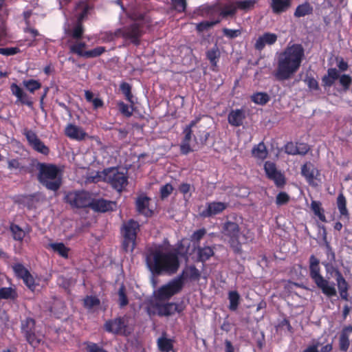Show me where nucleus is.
Masks as SVG:
<instances>
[{
  "label": "nucleus",
  "mask_w": 352,
  "mask_h": 352,
  "mask_svg": "<svg viewBox=\"0 0 352 352\" xmlns=\"http://www.w3.org/2000/svg\"><path fill=\"white\" fill-rule=\"evenodd\" d=\"M65 133L70 139L78 141L84 140L87 135L82 127L71 123L65 126Z\"/></svg>",
  "instance_id": "nucleus-18"
},
{
  "label": "nucleus",
  "mask_w": 352,
  "mask_h": 352,
  "mask_svg": "<svg viewBox=\"0 0 352 352\" xmlns=\"http://www.w3.org/2000/svg\"><path fill=\"white\" fill-rule=\"evenodd\" d=\"M12 267L16 276L22 280L30 273L23 264L19 263H14Z\"/></svg>",
  "instance_id": "nucleus-35"
},
{
  "label": "nucleus",
  "mask_w": 352,
  "mask_h": 352,
  "mask_svg": "<svg viewBox=\"0 0 352 352\" xmlns=\"http://www.w3.org/2000/svg\"><path fill=\"white\" fill-rule=\"evenodd\" d=\"M120 90L122 94L124 95L126 99L131 104H134L133 100V94H131V86L125 82H123L120 85Z\"/></svg>",
  "instance_id": "nucleus-47"
},
{
  "label": "nucleus",
  "mask_w": 352,
  "mask_h": 352,
  "mask_svg": "<svg viewBox=\"0 0 352 352\" xmlns=\"http://www.w3.org/2000/svg\"><path fill=\"white\" fill-rule=\"evenodd\" d=\"M8 167L11 170H19L23 168V166L18 160L13 159L8 162Z\"/></svg>",
  "instance_id": "nucleus-59"
},
{
  "label": "nucleus",
  "mask_w": 352,
  "mask_h": 352,
  "mask_svg": "<svg viewBox=\"0 0 352 352\" xmlns=\"http://www.w3.org/2000/svg\"><path fill=\"white\" fill-rule=\"evenodd\" d=\"M351 81V78L349 75L343 74L340 77V83L342 85L344 90L349 89Z\"/></svg>",
  "instance_id": "nucleus-60"
},
{
  "label": "nucleus",
  "mask_w": 352,
  "mask_h": 352,
  "mask_svg": "<svg viewBox=\"0 0 352 352\" xmlns=\"http://www.w3.org/2000/svg\"><path fill=\"white\" fill-rule=\"evenodd\" d=\"M20 50L18 47L0 48V54L4 56H12L18 54Z\"/></svg>",
  "instance_id": "nucleus-61"
},
{
  "label": "nucleus",
  "mask_w": 352,
  "mask_h": 352,
  "mask_svg": "<svg viewBox=\"0 0 352 352\" xmlns=\"http://www.w3.org/2000/svg\"><path fill=\"white\" fill-rule=\"evenodd\" d=\"M146 263L153 274L175 273L179 266L176 250L168 245L154 246L148 249Z\"/></svg>",
  "instance_id": "nucleus-2"
},
{
  "label": "nucleus",
  "mask_w": 352,
  "mask_h": 352,
  "mask_svg": "<svg viewBox=\"0 0 352 352\" xmlns=\"http://www.w3.org/2000/svg\"><path fill=\"white\" fill-rule=\"evenodd\" d=\"M245 118V111L241 109L231 110L228 116V123L232 126H240Z\"/></svg>",
  "instance_id": "nucleus-21"
},
{
  "label": "nucleus",
  "mask_w": 352,
  "mask_h": 352,
  "mask_svg": "<svg viewBox=\"0 0 352 352\" xmlns=\"http://www.w3.org/2000/svg\"><path fill=\"white\" fill-rule=\"evenodd\" d=\"M91 195L85 191L69 192L65 196L66 201L72 207L85 208L91 204Z\"/></svg>",
  "instance_id": "nucleus-11"
},
{
  "label": "nucleus",
  "mask_w": 352,
  "mask_h": 352,
  "mask_svg": "<svg viewBox=\"0 0 352 352\" xmlns=\"http://www.w3.org/2000/svg\"><path fill=\"white\" fill-rule=\"evenodd\" d=\"M181 276H182L183 279L185 276H188L190 278L195 279L199 278V272L195 266H190L186 268Z\"/></svg>",
  "instance_id": "nucleus-49"
},
{
  "label": "nucleus",
  "mask_w": 352,
  "mask_h": 352,
  "mask_svg": "<svg viewBox=\"0 0 352 352\" xmlns=\"http://www.w3.org/2000/svg\"><path fill=\"white\" fill-rule=\"evenodd\" d=\"M311 208L314 214L317 216L322 222L326 221V217L324 214V210L321 208V204L319 201H312L311 203Z\"/></svg>",
  "instance_id": "nucleus-39"
},
{
  "label": "nucleus",
  "mask_w": 352,
  "mask_h": 352,
  "mask_svg": "<svg viewBox=\"0 0 352 352\" xmlns=\"http://www.w3.org/2000/svg\"><path fill=\"white\" fill-rule=\"evenodd\" d=\"M292 4V0H271L270 8L274 14H280L287 12Z\"/></svg>",
  "instance_id": "nucleus-23"
},
{
  "label": "nucleus",
  "mask_w": 352,
  "mask_h": 352,
  "mask_svg": "<svg viewBox=\"0 0 352 352\" xmlns=\"http://www.w3.org/2000/svg\"><path fill=\"white\" fill-rule=\"evenodd\" d=\"M150 199L144 195H140L136 199V209L138 213L146 217L152 214L153 211L149 208Z\"/></svg>",
  "instance_id": "nucleus-20"
},
{
  "label": "nucleus",
  "mask_w": 352,
  "mask_h": 352,
  "mask_svg": "<svg viewBox=\"0 0 352 352\" xmlns=\"http://www.w3.org/2000/svg\"><path fill=\"white\" fill-rule=\"evenodd\" d=\"M174 8L179 12H184L186 8V0H171Z\"/></svg>",
  "instance_id": "nucleus-57"
},
{
  "label": "nucleus",
  "mask_w": 352,
  "mask_h": 352,
  "mask_svg": "<svg viewBox=\"0 0 352 352\" xmlns=\"http://www.w3.org/2000/svg\"><path fill=\"white\" fill-rule=\"evenodd\" d=\"M290 199L289 196L285 192H279L276 197V204L277 206L287 204Z\"/></svg>",
  "instance_id": "nucleus-53"
},
{
  "label": "nucleus",
  "mask_w": 352,
  "mask_h": 352,
  "mask_svg": "<svg viewBox=\"0 0 352 352\" xmlns=\"http://www.w3.org/2000/svg\"><path fill=\"white\" fill-rule=\"evenodd\" d=\"M228 299L230 301L229 309L232 311H235L239 303V294L236 291H231L228 294Z\"/></svg>",
  "instance_id": "nucleus-44"
},
{
  "label": "nucleus",
  "mask_w": 352,
  "mask_h": 352,
  "mask_svg": "<svg viewBox=\"0 0 352 352\" xmlns=\"http://www.w3.org/2000/svg\"><path fill=\"white\" fill-rule=\"evenodd\" d=\"M52 249L63 258H67L69 248H67L63 243H51Z\"/></svg>",
  "instance_id": "nucleus-38"
},
{
  "label": "nucleus",
  "mask_w": 352,
  "mask_h": 352,
  "mask_svg": "<svg viewBox=\"0 0 352 352\" xmlns=\"http://www.w3.org/2000/svg\"><path fill=\"white\" fill-rule=\"evenodd\" d=\"M223 33L224 36L229 38H234L241 35V31L240 30H232L228 28H223Z\"/></svg>",
  "instance_id": "nucleus-58"
},
{
  "label": "nucleus",
  "mask_w": 352,
  "mask_h": 352,
  "mask_svg": "<svg viewBox=\"0 0 352 352\" xmlns=\"http://www.w3.org/2000/svg\"><path fill=\"white\" fill-rule=\"evenodd\" d=\"M184 285L182 276H179L167 284L162 286L157 292V298L162 300L169 299L173 295L179 292Z\"/></svg>",
  "instance_id": "nucleus-9"
},
{
  "label": "nucleus",
  "mask_w": 352,
  "mask_h": 352,
  "mask_svg": "<svg viewBox=\"0 0 352 352\" xmlns=\"http://www.w3.org/2000/svg\"><path fill=\"white\" fill-rule=\"evenodd\" d=\"M222 239L235 253H241V245L252 240L249 230H241L239 225L232 221L226 222L222 227Z\"/></svg>",
  "instance_id": "nucleus-3"
},
{
  "label": "nucleus",
  "mask_w": 352,
  "mask_h": 352,
  "mask_svg": "<svg viewBox=\"0 0 352 352\" xmlns=\"http://www.w3.org/2000/svg\"><path fill=\"white\" fill-rule=\"evenodd\" d=\"M322 345V343L318 340H314L311 344L308 346L302 352H319L318 347Z\"/></svg>",
  "instance_id": "nucleus-62"
},
{
  "label": "nucleus",
  "mask_w": 352,
  "mask_h": 352,
  "mask_svg": "<svg viewBox=\"0 0 352 352\" xmlns=\"http://www.w3.org/2000/svg\"><path fill=\"white\" fill-rule=\"evenodd\" d=\"M24 284L32 292L36 289L38 284L36 283L34 276L30 273L23 280Z\"/></svg>",
  "instance_id": "nucleus-52"
},
{
  "label": "nucleus",
  "mask_w": 352,
  "mask_h": 352,
  "mask_svg": "<svg viewBox=\"0 0 352 352\" xmlns=\"http://www.w3.org/2000/svg\"><path fill=\"white\" fill-rule=\"evenodd\" d=\"M124 327V321L120 318L107 321L104 324L105 330L113 333H122Z\"/></svg>",
  "instance_id": "nucleus-24"
},
{
  "label": "nucleus",
  "mask_w": 352,
  "mask_h": 352,
  "mask_svg": "<svg viewBox=\"0 0 352 352\" xmlns=\"http://www.w3.org/2000/svg\"><path fill=\"white\" fill-rule=\"evenodd\" d=\"M309 263L310 277L316 283L317 287L320 288L322 290V292L328 297L336 296L337 292L335 284L333 283H330L320 274L319 260L314 255H311L309 258Z\"/></svg>",
  "instance_id": "nucleus-6"
},
{
  "label": "nucleus",
  "mask_w": 352,
  "mask_h": 352,
  "mask_svg": "<svg viewBox=\"0 0 352 352\" xmlns=\"http://www.w3.org/2000/svg\"><path fill=\"white\" fill-rule=\"evenodd\" d=\"M206 56L212 66H216L220 56V52L218 47L215 45L211 49L207 51Z\"/></svg>",
  "instance_id": "nucleus-36"
},
{
  "label": "nucleus",
  "mask_w": 352,
  "mask_h": 352,
  "mask_svg": "<svg viewBox=\"0 0 352 352\" xmlns=\"http://www.w3.org/2000/svg\"><path fill=\"white\" fill-rule=\"evenodd\" d=\"M21 330L27 341L33 347L38 346L43 341V335L36 329L35 322L32 318H28L21 322Z\"/></svg>",
  "instance_id": "nucleus-8"
},
{
  "label": "nucleus",
  "mask_w": 352,
  "mask_h": 352,
  "mask_svg": "<svg viewBox=\"0 0 352 352\" xmlns=\"http://www.w3.org/2000/svg\"><path fill=\"white\" fill-rule=\"evenodd\" d=\"M336 280L339 292L340 291H348L349 285L344 278L343 277L341 272L338 270H336Z\"/></svg>",
  "instance_id": "nucleus-46"
},
{
  "label": "nucleus",
  "mask_w": 352,
  "mask_h": 352,
  "mask_svg": "<svg viewBox=\"0 0 352 352\" xmlns=\"http://www.w3.org/2000/svg\"><path fill=\"white\" fill-rule=\"evenodd\" d=\"M264 169L267 177L272 180L277 187H283L286 183L284 175L276 168V164L272 162H266Z\"/></svg>",
  "instance_id": "nucleus-12"
},
{
  "label": "nucleus",
  "mask_w": 352,
  "mask_h": 352,
  "mask_svg": "<svg viewBox=\"0 0 352 352\" xmlns=\"http://www.w3.org/2000/svg\"><path fill=\"white\" fill-rule=\"evenodd\" d=\"M104 179L110 183L118 191H121L127 185V177L118 170L111 168L104 170Z\"/></svg>",
  "instance_id": "nucleus-10"
},
{
  "label": "nucleus",
  "mask_w": 352,
  "mask_h": 352,
  "mask_svg": "<svg viewBox=\"0 0 352 352\" xmlns=\"http://www.w3.org/2000/svg\"><path fill=\"white\" fill-rule=\"evenodd\" d=\"M115 206L114 202L107 201L102 199H93L91 197V204L89 207L94 211L104 212L113 210Z\"/></svg>",
  "instance_id": "nucleus-19"
},
{
  "label": "nucleus",
  "mask_w": 352,
  "mask_h": 352,
  "mask_svg": "<svg viewBox=\"0 0 352 352\" xmlns=\"http://www.w3.org/2000/svg\"><path fill=\"white\" fill-rule=\"evenodd\" d=\"M252 155L258 159L264 160L267 156V151L265 145L261 142L255 146L252 149Z\"/></svg>",
  "instance_id": "nucleus-37"
},
{
  "label": "nucleus",
  "mask_w": 352,
  "mask_h": 352,
  "mask_svg": "<svg viewBox=\"0 0 352 352\" xmlns=\"http://www.w3.org/2000/svg\"><path fill=\"white\" fill-rule=\"evenodd\" d=\"M278 36L274 33L265 32L258 36L254 43L256 50L261 51L266 45H272L277 41Z\"/></svg>",
  "instance_id": "nucleus-17"
},
{
  "label": "nucleus",
  "mask_w": 352,
  "mask_h": 352,
  "mask_svg": "<svg viewBox=\"0 0 352 352\" xmlns=\"http://www.w3.org/2000/svg\"><path fill=\"white\" fill-rule=\"evenodd\" d=\"M301 173L309 184H313L318 171L313 164L307 163L302 166Z\"/></svg>",
  "instance_id": "nucleus-28"
},
{
  "label": "nucleus",
  "mask_w": 352,
  "mask_h": 352,
  "mask_svg": "<svg viewBox=\"0 0 352 352\" xmlns=\"http://www.w3.org/2000/svg\"><path fill=\"white\" fill-rule=\"evenodd\" d=\"M10 91L13 96L16 98V103L20 102L22 104L27 105L29 107H32L33 102L32 98L21 88L17 84L12 83Z\"/></svg>",
  "instance_id": "nucleus-15"
},
{
  "label": "nucleus",
  "mask_w": 352,
  "mask_h": 352,
  "mask_svg": "<svg viewBox=\"0 0 352 352\" xmlns=\"http://www.w3.org/2000/svg\"><path fill=\"white\" fill-rule=\"evenodd\" d=\"M352 333V326L344 327L339 338V348L342 351L346 352L350 346V334Z\"/></svg>",
  "instance_id": "nucleus-25"
},
{
  "label": "nucleus",
  "mask_w": 352,
  "mask_h": 352,
  "mask_svg": "<svg viewBox=\"0 0 352 352\" xmlns=\"http://www.w3.org/2000/svg\"><path fill=\"white\" fill-rule=\"evenodd\" d=\"M183 133L184 137L180 144V151L182 154L187 155L192 152L195 148V145L192 144V131H190L189 129H184Z\"/></svg>",
  "instance_id": "nucleus-22"
},
{
  "label": "nucleus",
  "mask_w": 352,
  "mask_h": 352,
  "mask_svg": "<svg viewBox=\"0 0 352 352\" xmlns=\"http://www.w3.org/2000/svg\"><path fill=\"white\" fill-rule=\"evenodd\" d=\"M10 229L14 240L21 241L23 239L25 232L19 226L12 223L10 225Z\"/></svg>",
  "instance_id": "nucleus-45"
},
{
  "label": "nucleus",
  "mask_w": 352,
  "mask_h": 352,
  "mask_svg": "<svg viewBox=\"0 0 352 352\" xmlns=\"http://www.w3.org/2000/svg\"><path fill=\"white\" fill-rule=\"evenodd\" d=\"M173 187L170 184L163 185L160 190V197L162 199L168 197L173 192Z\"/></svg>",
  "instance_id": "nucleus-54"
},
{
  "label": "nucleus",
  "mask_w": 352,
  "mask_h": 352,
  "mask_svg": "<svg viewBox=\"0 0 352 352\" xmlns=\"http://www.w3.org/2000/svg\"><path fill=\"white\" fill-rule=\"evenodd\" d=\"M133 104L129 106L122 101H119L117 103L120 112L126 117H130L133 114Z\"/></svg>",
  "instance_id": "nucleus-48"
},
{
  "label": "nucleus",
  "mask_w": 352,
  "mask_h": 352,
  "mask_svg": "<svg viewBox=\"0 0 352 352\" xmlns=\"http://www.w3.org/2000/svg\"><path fill=\"white\" fill-rule=\"evenodd\" d=\"M305 58V49L301 44L289 43L276 54V67L273 76L278 81L291 79L299 70Z\"/></svg>",
  "instance_id": "nucleus-1"
},
{
  "label": "nucleus",
  "mask_w": 352,
  "mask_h": 352,
  "mask_svg": "<svg viewBox=\"0 0 352 352\" xmlns=\"http://www.w3.org/2000/svg\"><path fill=\"white\" fill-rule=\"evenodd\" d=\"M218 23H219V21H202V22L197 24L196 28L199 32H203L204 30H206L210 28L211 27H212L213 25H214L215 24H217Z\"/></svg>",
  "instance_id": "nucleus-55"
},
{
  "label": "nucleus",
  "mask_w": 352,
  "mask_h": 352,
  "mask_svg": "<svg viewBox=\"0 0 352 352\" xmlns=\"http://www.w3.org/2000/svg\"><path fill=\"white\" fill-rule=\"evenodd\" d=\"M129 17L135 21L133 23L128 27L119 28L114 32L105 33L107 38H104V40L105 41H111L115 38L122 37L125 40L130 41L135 45H139L140 38L142 35V24L140 18H136L134 16H130Z\"/></svg>",
  "instance_id": "nucleus-5"
},
{
  "label": "nucleus",
  "mask_w": 352,
  "mask_h": 352,
  "mask_svg": "<svg viewBox=\"0 0 352 352\" xmlns=\"http://www.w3.org/2000/svg\"><path fill=\"white\" fill-rule=\"evenodd\" d=\"M38 180L47 189L57 191L62 184L63 168L53 164L39 163L37 165Z\"/></svg>",
  "instance_id": "nucleus-4"
},
{
  "label": "nucleus",
  "mask_w": 352,
  "mask_h": 352,
  "mask_svg": "<svg viewBox=\"0 0 352 352\" xmlns=\"http://www.w3.org/2000/svg\"><path fill=\"white\" fill-rule=\"evenodd\" d=\"M18 298V294L14 287L0 288V300H14Z\"/></svg>",
  "instance_id": "nucleus-29"
},
{
  "label": "nucleus",
  "mask_w": 352,
  "mask_h": 352,
  "mask_svg": "<svg viewBox=\"0 0 352 352\" xmlns=\"http://www.w3.org/2000/svg\"><path fill=\"white\" fill-rule=\"evenodd\" d=\"M23 85L30 93L33 94L35 91L41 87V84L38 80L34 79L25 80L23 81Z\"/></svg>",
  "instance_id": "nucleus-43"
},
{
  "label": "nucleus",
  "mask_w": 352,
  "mask_h": 352,
  "mask_svg": "<svg viewBox=\"0 0 352 352\" xmlns=\"http://www.w3.org/2000/svg\"><path fill=\"white\" fill-rule=\"evenodd\" d=\"M346 201L344 196L340 194L337 198V206L341 216L348 217L349 212L346 209Z\"/></svg>",
  "instance_id": "nucleus-40"
},
{
  "label": "nucleus",
  "mask_w": 352,
  "mask_h": 352,
  "mask_svg": "<svg viewBox=\"0 0 352 352\" xmlns=\"http://www.w3.org/2000/svg\"><path fill=\"white\" fill-rule=\"evenodd\" d=\"M173 343L174 340L168 338L166 333H163L157 340V347L161 352H175L173 351Z\"/></svg>",
  "instance_id": "nucleus-26"
},
{
  "label": "nucleus",
  "mask_w": 352,
  "mask_h": 352,
  "mask_svg": "<svg viewBox=\"0 0 352 352\" xmlns=\"http://www.w3.org/2000/svg\"><path fill=\"white\" fill-rule=\"evenodd\" d=\"M313 11L312 6L309 3H304L297 6L294 12V16L300 18L310 14Z\"/></svg>",
  "instance_id": "nucleus-31"
},
{
  "label": "nucleus",
  "mask_w": 352,
  "mask_h": 352,
  "mask_svg": "<svg viewBox=\"0 0 352 352\" xmlns=\"http://www.w3.org/2000/svg\"><path fill=\"white\" fill-rule=\"evenodd\" d=\"M106 51L104 47H97L91 50L86 51L85 53V58H96L100 56L102 53Z\"/></svg>",
  "instance_id": "nucleus-50"
},
{
  "label": "nucleus",
  "mask_w": 352,
  "mask_h": 352,
  "mask_svg": "<svg viewBox=\"0 0 352 352\" xmlns=\"http://www.w3.org/2000/svg\"><path fill=\"white\" fill-rule=\"evenodd\" d=\"M237 11L235 1L230 2L221 7L220 10V15L224 18L233 16Z\"/></svg>",
  "instance_id": "nucleus-30"
},
{
  "label": "nucleus",
  "mask_w": 352,
  "mask_h": 352,
  "mask_svg": "<svg viewBox=\"0 0 352 352\" xmlns=\"http://www.w3.org/2000/svg\"><path fill=\"white\" fill-rule=\"evenodd\" d=\"M237 10L247 12L252 9L256 3L255 0H239L235 1Z\"/></svg>",
  "instance_id": "nucleus-41"
},
{
  "label": "nucleus",
  "mask_w": 352,
  "mask_h": 352,
  "mask_svg": "<svg viewBox=\"0 0 352 352\" xmlns=\"http://www.w3.org/2000/svg\"><path fill=\"white\" fill-rule=\"evenodd\" d=\"M157 313L160 316H169L175 313H181L184 310L182 304L168 302L157 306Z\"/></svg>",
  "instance_id": "nucleus-16"
},
{
  "label": "nucleus",
  "mask_w": 352,
  "mask_h": 352,
  "mask_svg": "<svg viewBox=\"0 0 352 352\" xmlns=\"http://www.w3.org/2000/svg\"><path fill=\"white\" fill-rule=\"evenodd\" d=\"M118 302L120 307H123L128 304V298L124 285H122L118 290Z\"/></svg>",
  "instance_id": "nucleus-51"
},
{
  "label": "nucleus",
  "mask_w": 352,
  "mask_h": 352,
  "mask_svg": "<svg viewBox=\"0 0 352 352\" xmlns=\"http://www.w3.org/2000/svg\"><path fill=\"white\" fill-rule=\"evenodd\" d=\"M100 300L96 296H87L84 299V306L89 311L96 310L100 306Z\"/></svg>",
  "instance_id": "nucleus-32"
},
{
  "label": "nucleus",
  "mask_w": 352,
  "mask_h": 352,
  "mask_svg": "<svg viewBox=\"0 0 352 352\" xmlns=\"http://www.w3.org/2000/svg\"><path fill=\"white\" fill-rule=\"evenodd\" d=\"M214 254L213 249L210 246L197 248V255L199 261L204 262L208 260Z\"/></svg>",
  "instance_id": "nucleus-33"
},
{
  "label": "nucleus",
  "mask_w": 352,
  "mask_h": 352,
  "mask_svg": "<svg viewBox=\"0 0 352 352\" xmlns=\"http://www.w3.org/2000/svg\"><path fill=\"white\" fill-rule=\"evenodd\" d=\"M23 133L25 136L29 144L35 151L43 155L48 154L49 148L38 138V136L34 131L28 129H24Z\"/></svg>",
  "instance_id": "nucleus-13"
},
{
  "label": "nucleus",
  "mask_w": 352,
  "mask_h": 352,
  "mask_svg": "<svg viewBox=\"0 0 352 352\" xmlns=\"http://www.w3.org/2000/svg\"><path fill=\"white\" fill-rule=\"evenodd\" d=\"M252 100L260 105L265 104L270 100V96L264 92H258L251 96Z\"/></svg>",
  "instance_id": "nucleus-42"
},
{
  "label": "nucleus",
  "mask_w": 352,
  "mask_h": 352,
  "mask_svg": "<svg viewBox=\"0 0 352 352\" xmlns=\"http://www.w3.org/2000/svg\"><path fill=\"white\" fill-rule=\"evenodd\" d=\"M228 204L221 201H212L206 204V209L201 212L200 214L204 217H210L219 214L225 210Z\"/></svg>",
  "instance_id": "nucleus-14"
},
{
  "label": "nucleus",
  "mask_w": 352,
  "mask_h": 352,
  "mask_svg": "<svg viewBox=\"0 0 352 352\" xmlns=\"http://www.w3.org/2000/svg\"><path fill=\"white\" fill-rule=\"evenodd\" d=\"M192 189V186L190 184L188 183H182L179 186V190L182 192L184 197L189 198L191 196L190 190Z\"/></svg>",
  "instance_id": "nucleus-56"
},
{
  "label": "nucleus",
  "mask_w": 352,
  "mask_h": 352,
  "mask_svg": "<svg viewBox=\"0 0 352 352\" xmlns=\"http://www.w3.org/2000/svg\"><path fill=\"white\" fill-rule=\"evenodd\" d=\"M305 82L309 89L313 90H317L318 89V82L314 78L307 76L305 79Z\"/></svg>",
  "instance_id": "nucleus-63"
},
{
  "label": "nucleus",
  "mask_w": 352,
  "mask_h": 352,
  "mask_svg": "<svg viewBox=\"0 0 352 352\" xmlns=\"http://www.w3.org/2000/svg\"><path fill=\"white\" fill-rule=\"evenodd\" d=\"M87 14V9H84L83 12L78 16V23L76 24L72 30L65 29V33L75 39H79L81 38L83 34V28L80 21Z\"/></svg>",
  "instance_id": "nucleus-27"
},
{
  "label": "nucleus",
  "mask_w": 352,
  "mask_h": 352,
  "mask_svg": "<svg viewBox=\"0 0 352 352\" xmlns=\"http://www.w3.org/2000/svg\"><path fill=\"white\" fill-rule=\"evenodd\" d=\"M86 47V43L82 41H76L69 46L70 52L76 54L78 56L85 58V53L86 51L84 49Z\"/></svg>",
  "instance_id": "nucleus-34"
},
{
  "label": "nucleus",
  "mask_w": 352,
  "mask_h": 352,
  "mask_svg": "<svg viewBox=\"0 0 352 352\" xmlns=\"http://www.w3.org/2000/svg\"><path fill=\"white\" fill-rule=\"evenodd\" d=\"M140 230L138 222L130 219L123 223L121 232L124 237L123 247L126 251L132 252L135 245L137 234Z\"/></svg>",
  "instance_id": "nucleus-7"
},
{
  "label": "nucleus",
  "mask_w": 352,
  "mask_h": 352,
  "mask_svg": "<svg viewBox=\"0 0 352 352\" xmlns=\"http://www.w3.org/2000/svg\"><path fill=\"white\" fill-rule=\"evenodd\" d=\"M87 352H107L102 347L95 343H90L87 345Z\"/></svg>",
  "instance_id": "nucleus-64"
}]
</instances>
